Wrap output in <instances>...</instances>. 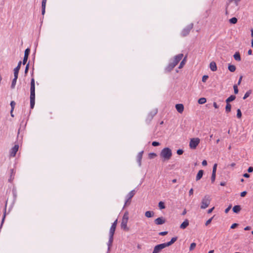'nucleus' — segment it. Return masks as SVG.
I'll list each match as a JSON object with an SVG mask.
<instances>
[{
	"mask_svg": "<svg viewBox=\"0 0 253 253\" xmlns=\"http://www.w3.org/2000/svg\"><path fill=\"white\" fill-rule=\"evenodd\" d=\"M30 108L33 109L35 104V81L34 78L30 83Z\"/></svg>",
	"mask_w": 253,
	"mask_h": 253,
	"instance_id": "f257e3e1",
	"label": "nucleus"
},
{
	"mask_svg": "<svg viewBox=\"0 0 253 253\" xmlns=\"http://www.w3.org/2000/svg\"><path fill=\"white\" fill-rule=\"evenodd\" d=\"M172 156L171 150L169 148H165L161 152V157L164 159L165 160H169Z\"/></svg>",
	"mask_w": 253,
	"mask_h": 253,
	"instance_id": "f03ea898",
	"label": "nucleus"
},
{
	"mask_svg": "<svg viewBox=\"0 0 253 253\" xmlns=\"http://www.w3.org/2000/svg\"><path fill=\"white\" fill-rule=\"evenodd\" d=\"M211 201V196L209 195H205L202 200L201 208L202 209H206L210 205Z\"/></svg>",
	"mask_w": 253,
	"mask_h": 253,
	"instance_id": "7ed1b4c3",
	"label": "nucleus"
},
{
	"mask_svg": "<svg viewBox=\"0 0 253 253\" xmlns=\"http://www.w3.org/2000/svg\"><path fill=\"white\" fill-rule=\"evenodd\" d=\"M200 142L199 138H193L190 139L189 147L192 149H195Z\"/></svg>",
	"mask_w": 253,
	"mask_h": 253,
	"instance_id": "20e7f679",
	"label": "nucleus"
},
{
	"mask_svg": "<svg viewBox=\"0 0 253 253\" xmlns=\"http://www.w3.org/2000/svg\"><path fill=\"white\" fill-rule=\"evenodd\" d=\"M193 24H191L187 26H186L185 28L183 29L181 32V35L182 37H186L188 35H189L190 31L193 28Z\"/></svg>",
	"mask_w": 253,
	"mask_h": 253,
	"instance_id": "39448f33",
	"label": "nucleus"
},
{
	"mask_svg": "<svg viewBox=\"0 0 253 253\" xmlns=\"http://www.w3.org/2000/svg\"><path fill=\"white\" fill-rule=\"evenodd\" d=\"M183 57V54L182 53L178 54L174 57L171 62L174 65V66L175 67L179 62V61L182 59Z\"/></svg>",
	"mask_w": 253,
	"mask_h": 253,
	"instance_id": "423d86ee",
	"label": "nucleus"
},
{
	"mask_svg": "<svg viewBox=\"0 0 253 253\" xmlns=\"http://www.w3.org/2000/svg\"><path fill=\"white\" fill-rule=\"evenodd\" d=\"M167 247L165 243L161 244L156 246L153 250L152 253H159L162 250Z\"/></svg>",
	"mask_w": 253,
	"mask_h": 253,
	"instance_id": "0eeeda50",
	"label": "nucleus"
},
{
	"mask_svg": "<svg viewBox=\"0 0 253 253\" xmlns=\"http://www.w3.org/2000/svg\"><path fill=\"white\" fill-rule=\"evenodd\" d=\"M18 149V144H15L10 150V156L12 157H15Z\"/></svg>",
	"mask_w": 253,
	"mask_h": 253,
	"instance_id": "6e6552de",
	"label": "nucleus"
},
{
	"mask_svg": "<svg viewBox=\"0 0 253 253\" xmlns=\"http://www.w3.org/2000/svg\"><path fill=\"white\" fill-rule=\"evenodd\" d=\"M117 224V219H116L114 223L112 224L110 229V232H109V235L111 236H114L115 230L116 228V226Z\"/></svg>",
	"mask_w": 253,
	"mask_h": 253,
	"instance_id": "1a4fd4ad",
	"label": "nucleus"
},
{
	"mask_svg": "<svg viewBox=\"0 0 253 253\" xmlns=\"http://www.w3.org/2000/svg\"><path fill=\"white\" fill-rule=\"evenodd\" d=\"M154 222L156 225H162L166 222V219L163 217H160L156 218L154 220Z\"/></svg>",
	"mask_w": 253,
	"mask_h": 253,
	"instance_id": "9d476101",
	"label": "nucleus"
},
{
	"mask_svg": "<svg viewBox=\"0 0 253 253\" xmlns=\"http://www.w3.org/2000/svg\"><path fill=\"white\" fill-rule=\"evenodd\" d=\"M122 228L125 230L126 228V212L124 213L121 224Z\"/></svg>",
	"mask_w": 253,
	"mask_h": 253,
	"instance_id": "9b49d317",
	"label": "nucleus"
},
{
	"mask_svg": "<svg viewBox=\"0 0 253 253\" xmlns=\"http://www.w3.org/2000/svg\"><path fill=\"white\" fill-rule=\"evenodd\" d=\"M137 192V190L135 189H133V190L131 191L128 193V198H127V206L130 204L131 202V199L134 196V195L136 194Z\"/></svg>",
	"mask_w": 253,
	"mask_h": 253,
	"instance_id": "f8f14e48",
	"label": "nucleus"
},
{
	"mask_svg": "<svg viewBox=\"0 0 253 253\" xmlns=\"http://www.w3.org/2000/svg\"><path fill=\"white\" fill-rule=\"evenodd\" d=\"M175 67L174 65L172 64V63L170 62L169 63V64L168 65V66L165 68V71L166 72L169 73L171 72L173 68Z\"/></svg>",
	"mask_w": 253,
	"mask_h": 253,
	"instance_id": "ddd939ff",
	"label": "nucleus"
},
{
	"mask_svg": "<svg viewBox=\"0 0 253 253\" xmlns=\"http://www.w3.org/2000/svg\"><path fill=\"white\" fill-rule=\"evenodd\" d=\"M175 108L178 112L182 113L184 110V106L182 104H177L175 105Z\"/></svg>",
	"mask_w": 253,
	"mask_h": 253,
	"instance_id": "4468645a",
	"label": "nucleus"
},
{
	"mask_svg": "<svg viewBox=\"0 0 253 253\" xmlns=\"http://www.w3.org/2000/svg\"><path fill=\"white\" fill-rule=\"evenodd\" d=\"M143 154V151H142L140 152L137 156V161L139 166H140L141 165V160L142 159Z\"/></svg>",
	"mask_w": 253,
	"mask_h": 253,
	"instance_id": "2eb2a0df",
	"label": "nucleus"
},
{
	"mask_svg": "<svg viewBox=\"0 0 253 253\" xmlns=\"http://www.w3.org/2000/svg\"><path fill=\"white\" fill-rule=\"evenodd\" d=\"M21 61H19L18 63V65L16 68L14 69V75L18 76V73L19 70L20 69V67L21 65Z\"/></svg>",
	"mask_w": 253,
	"mask_h": 253,
	"instance_id": "dca6fc26",
	"label": "nucleus"
},
{
	"mask_svg": "<svg viewBox=\"0 0 253 253\" xmlns=\"http://www.w3.org/2000/svg\"><path fill=\"white\" fill-rule=\"evenodd\" d=\"M210 68L212 71H216L217 70L216 63L214 61L211 62L210 64Z\"/></svg>",
	"mask_w": 253,
	"mask_h": 253,
	"instance_id": "f3484780",
	"label": "nucleus"
},
{
	"mask_svg": "<svg viewBox=\"0 0 253 253\" xmlns=\"http://www.w3.org/2000/svg\"><path fill=\"white\" fill-rule=\"evenodd\" d=\"M47 0H42V14L44 15L45 11V5Z\"/></svg>",
	"mask_w": 253,
	"mask_h": 253,
	"instance_id": "a211bd4d",
	"label": "nucleus"
},
{
	"mask_svg": "<svg viewBox=\"0 0 253 253\" xmlns=\"http://www.w3.org/2000/svg\"><path fill=\"white\" fill-rule=\"evenodd\" d=\"M188 225L189 221L187 219H186L181 223L180 226V228L182 229H185L188 226Z\"/></svg>",
	"mask_w": 253,
	"mask_h": 253,
	"instance_id": "6ab92c4d",
	"label": "nucleus"
},
{
	"mask_svg": "<svg viewBox=\"0 0 253 253\" xmlns=\"http://www.w3.org/2000/svg\"><path fill=\"white\" fill-rule=\"evenodd\" d=\"M204 173V171L203 170H200L196 177V181L199 180L203 176Z\"/></svg>",
	"mask_w": 253,
	"mask_h": 253,
	"instance_id": "aec40b11",
	"label": "nucleus"
},
{
	"mask_svg": "<svg viewBox=\"0 0 253 253\" xmlns=\"http://www.w3.org/2000/svg\"><path fill=\"white\" fill-rule=\"evenodd\" d=\"M177 237H173L171 238V240L169 242H167V243H165L167 247L168 246H169L171 245L172 244H173L177 240Z\"/></svg>",
	"mask_w": 253,
	"mask_h": 253,
	"instance_id": "412c9836",
	"label": "nucleus"
},
{
	"mask_svg": "<svg viewBox=\"0 0 253 253\" xmlns=\"http://www.w3.org/2000/svg\"><path fill=\"white\" fill-rule=\"evenodd\" d=\"M241 210V206L240 205L235 206L233 208V212H235V213H239L240 211Z\"/></svg>",
	"mask_w": 253,
	"mask_h": 253,
	"instance_id": "4be33fe9",
	"label": "nucleus"
},
{
	"mask_svg": "<svg viewBox=\"0 0 253 253\" xmlns=\"http://www.w3.org/2000/svg\"><path fill=\"white\" fill-rule=\"evenodd\" d=\"M234 58L237 61H240L241 60L240 54L239 52H236L233 55Z\"/></svg>",
	"mask_w": 253,
	"mask_h": 253,
	"instance_id": "5701e85b",
	"label": "nucleus"
},
{
	"mask_svg": "<svg viewBox=\"0 0 253 253\" xmlns=\"http://www.w3.org/2000/svg\"><path fill=\"white\" fill-rule=\"evenodd\" d=\"M17 78H18V76L14 75V79L12 80L11 85V88H14L15 85H16Z\"/></svg>",
	"mask_w": 253,
	"mask_h": 253,
	"instance_id": "b1692460",
	"label": "nucleus"
},
{
	"mask_svg": "<svg viewBox=\"0 0 253 253\" xmlns=\"http://www.w3.org/2000/svg\"><path fill=\"white\" fill-rule=\"evenodd\" d=\"M145 215L148 218L152 217L154 215V212L153 211H147L145 213Z\"/></svg>",
	"mask_w": 253,
	"mask_h": 253,
	"instance_id": "393cba45",
	"label": "nucleus"
},
{
	"mask_svg": "<svg viewBox=\"0 0 253 253\" xmlns=\"http://www.w3.org/2000/svg\"><path fill=\"white\" fill-rule=\"evenodd\" d=\"M155 114L156 113L154 114L152 112L149 113L147 117L146 121L148 122L151 121L153 119Z\"/></svg>",
	"mask_w": 253,
	"mask_h": 253,
	"instance_id": "a878e982",
	"label": "nucleus"
},
{
	"mask_svg": "<svg viewBox=\"0 0 253 253\" xmlns=\"http://www.w3.org/2000/svg\"><path fill=\"white\" fill-rule=\"evenodd\" d=\"M235 99H236V96L234 95H231L228 98L226 99V103H229L230 102H231V101L234 100Z\"/></svg>",
	"mask_w": 253,
	"mask_h": 253,
	"instance_id": "bb28decb",
	"label": "nucleus"
},
{
	"mask_svg": "<svg viewBox=\"0 0 253 253\" xmlns=\"http://www.w3.org/2000/svg\"><path fill=\"white\" fill-rule=\"evenodd\" d=\"M10 171H11V174H10V178L8 179V181H9V182H11L12 181V180L14 179V175L15 174V172H14L13 169H11Z\"/></svg>",
	"mask_w": 253,
	"mask_h": 253,
	"instance_id": "cd10ccee",
	"label": "nucleus"
},
{
	"mask_svg": "<svg viewBox=\"0 0 253 253\" xmlns=\"http://www.w3.org/2000/svg\"><path fill=\"white\" fill-rule=\"evenodd\" d=\"M186 62V57H184L183 60L181 61V62L180 63V65H179L178 68L181 69L183 68L184 65L185 64V63Z\"/></svg>",
	"mask_w": 253,
	"mask_h": 253,
	"instance_id": "c85d7f7f",
	"label": "nucleus"
},
{
	"mask_svg": "<svg viewBox=\"0 0 253 253\" xmlns=\"http://www.w3.org/2000/svg\"><path fill=\"white\" fill-rule=\"evenodd\" d=\"M113 241V236H111L109 235V239L108 243V250L110 249V247L112 246V243Z\"/></svg>",
	"mask_w": 253,
	"mask_h": 253,
	"instance_id": "c756f323",
	"label": "nucleus"
},
{
	"mask_svg": "<svg viewBox=\"0 0 253 253\" xmlns=\"http://www.w3.org/2000/svg\"><path fill=\"white\" fill-rule=\"evenodd\" d=\"M228 69L230 72H234L236 70V68L235 65L229 64Z\"/></svg>",
	"mask_w": 253,
	"mask_h": 253,
	"instance_id": "7c9ffc66",
	"label": "nucleus"
},
{
	"mask_svg": "<svg viewBox=\"0 0 253 253\" xmlns=\"http://www.w3.org/2000/svg\"><path fill=\"white\" fill-rule=\"evenodd\" d=\"M231 105L229 103H226V106L225 107V112L227 113H229L231 111Z\"/></svg>",
	"mask_w": 253,
	"mask_h": 253,
	"instance_id": "2f4dec72",
	"label": "nucleus"
},
{
	"mask_svg": "<svg viewBox=\"0 0 253 253\" xmlns=\"http://www.w3.org/2000/svg\"><path fill=\"white\" fill-rule=\"evenodd\" d=\"M158 206H159V208H160V209H161V210L164 209L166 208L165 203L162 201H160L159 203Z\"/></svg>",
	"mask_w": 253,
	"mask_h": 253,
	"instance_id": "473e14b6",
	"label": "nucleus"
},
{
	"mask_svg": "<svg viewBox=\"0 0 253 253\" xmlns=\"http://www.w3.org/2000/svg\"><path fill=\"white\" fill-rule=\"evenodd\" d=\"M206 99L204 97L200 98L198 100V103L200 104H203L206 102Z\"/></svg>",
	"mask_w": 253,
	"mask_h": 253,
	"instance_id": "72a5a7b5",
	"label": "nucleus"
},
{
	"mask_svg": "<svg viewBox=\"0 0 253 253\" xmlns=\"http://www.w3.org/2000/svg\"><path fill=\"white\" fill-rule=\"evenodd\" d=\"M252 93V90H249L248 91L246 92L245 94L244 95V96L243 97V99H246L247 98H248L250 94Z\"/></svg>",
	"mask_w": 253,
	"mask_h": 253,
	"instance_id": "f704fd0d",
	"label": "nucleus"
},
{
	"mask_svg": "<svg viewBox=\"0 0 253 253\" xmlns=\"http://www.w3.org/2000/svg\"><path fill=\"white\" fill-rule=\"evenodd\" d=\"M238 21L236 17H233L229 20V22L231 24H236Z\"/></svg>",
	"mask_w": 253,
	"mask_h": 253,
	"instance_id": "c9c22d12",
	"label": "nucleus"
},
{
	"mask_svg": "<svg viewBox=\"0 0 253 253\" xmlns=\"http://www.w3.org/2000/svg\"><path fill=\"white\" fill-rule=\"evenodd\" d=\"M196 246V244L195 243H191V245H190V248H189L190 251H192L193 250H194V249L195 248Z\"/></svg>",
	"mask_w": 253,
	"mask_h": 253,
	"instance_id": "e433bc0d",
	"label": "nucleus"
},
{
	"mask_svg": "<svg viewBox=\"0 0 253 253\" xmlns=\"http://www.w3.org/2000/svg\"><path fill=\"white\" fill-rule=\"evenodd\" d=\"M157 156V154L155 153H151L149 154V158L150 159H154Z\"/></svg>",
	"mask_w": 253,
	"mask_h": 253,
	"instance_id": "4c0bfd02",
	"label": "nucleus"
},
{
	"mask_svg": "<svg viewBox=\"0 0 253 253\" xmlns=\"http://www.w3.org/2000/svg\"><path fill=\"white\" fill-rule=\"evenodd\" d=\"M237 117L238 118L240 119L242 117V113L240 109H238L237 111Z\"/></svg>",
	"mask_w": 253,
	"mask_h": 253,
	"instance_id": "58836bf2",
	"label": "nucleus"
},
{
	"mask_svg": "<svg viewBox=\"0 0 253 253\" xmlns=\"http://www.w3.org/2000/svg\"><path fill=\"white\" fill-rule=\"evenodd\" d=\"M15 102L14 101H11V102H10V106H11V110H12V111H13L14 109V107H15Z\"/></svg>",
	"mask_w": 253,
	"mask_h": 253,
	"instance_id": "ea45409f",
	"label": "nucleus"
},
{
	"mask_svg": "<svg viewBox=\"0 0 253 253\" xmlns=\"http://www.w3.org/2000/svg\"><path fill=\"white\" fill-rule=\"evenodd\" d=\"M30 52V49L28 48L25 50L24 56L28 57Z\"/></svg>",
	"mask_w": 253,
	"mask_h": 253,
	"instance_id": "a19ab883",
	"label": "nucleus"
},
{
	"mask_svg": "<svg viewBox=\"0 0 253 253\" xmlns=\"http://www.w3.org/2000/svg\"><path fill=\"white\" fill-rule=\"evenodd\" d=\"M234 91L235 94H237L238 93V89L237 84H234L233 85Z\"/></svg>",
	"mask_w": 253,
	"mask_h": 253,
	"instance_id": "79ce46f5",
	"label": "nucleus"
},
{
	"mask_svg": "<svg viewBox=\"0 0 253 253\" xmlns=\"http://www.w3.org/2000/svg\"><path fill=\"white\" fill-rule=\"evenodd\" d=\"M216 177V174L215 173H212L211 176V183H213L215 181Z\"/></svg>",
	"mask_w": 253,
	"mask_h": 253,
	"instance_id": "37998d69",
	"label": "nucleus"
},
{
	"mask_svg": "<svg viewBox=\"0 0 253 253\" xmlns=\"http://www.w3.org/2000/svg\"><path fill=\"white\" fill-rule=\"evenodd\" d=\"M6 210V206H5V208H4V214L3 215V217H2V219L1 225H2V224H3V223L4 222V219H5V217Z\"/></svg>",
	"mask_w": 253,
	"mask_h": 253,
	"instance_id": "c03bdc74",
	"label": "nucleus"
},
{
	"mask_svg": "<svg viewBox=\"0 0 253 253\" xmlns=\"http://www.w3.org/2000/svg\"><path fill=\"white\" fill-rule=\"evenodd\" d=\"M216 168H217V164H215L213 165V168H212V173H215L216 174Z\"/></svg>",
	"mask_w": 253,
	"mask_h": 253,
	"instance_id": "a18cd8bd",
	"label": "nucleus"
},
{
	"mask_svg": "<svg viewBox=\"0 0 253 253\" xmlns=\"http://www.w3.org/2000/svg\"><path fill=\"white\" fill-rule=\"evenodd\" d=\"M209 78V76L208 75H204L202 77V82H206L208 79Z\"/></svg>",
	"mask_w": 253,
	"mask_h": 253,
	"instance_id": "49530a36",
	"label": "nucleus"
},
{
	"mask_svg": "<svg viewBox=\"0 0 253 253\" xmlns=\"http://www.w3.org/2000/svg\"><path fill=\"white\" fill-rule=\"evenodd\" d=\"M212 218H213V217H211V218H210L206 221V222L205 223L206 226L208 225L209 224H210L211 223V222L212 220Z\"/></svg>",
	"mask_w": 253,
	"mask_h": 253,
	"instance_id": "de8ad7c7",
	"label": "nucleus"
},
{
	"mask_svg": "<svg viewBox=\"0 0 253 253\" xmlns=\"http://www.w3.org/2000/svg\"><path fill=\"white\" fill-rule=\"evenodd\" d=\"M152 146H158L160 145V143L157 141H153L152 143Z\"/></svg>",
	"mask_w": 253,
	"mask_h": 253,
	"instance_id": "09e8293b",
	"label": "nucleus"
},
{
	"mask_svg": "<svg viewBox=\"0 0 253 253\" xmlns=\"http://www.w3.org/2000/svg\"><path fill=\"white\" fill-rule=\"evenodd\" d=\"M231 208H232V205H229V206H228V208H227L225 209V212L226 213H228V211H229L230 210V209H231Z\"/></svg>",
	"mask_w": 253,
	"mask_h": 253,
	"instance_id": "8fccbe9b",
	"label": "nucleus"
},
{
	"mask_svg": "<svg viewBox=\"0 0 253 253\" xmlns=\"http://www.w3.org/2000/svg\"><path fill=\"white\" fill-rule=\"evenodd\" d=\"M167 234H168L167 231H163V232H160L159 233V235H161V236H165V235H166Z\"/></svg>",
	"mask_w": 253,
	"mask_h": 253,
	"instance_id": "3c124183",
	"label": "nucleus"
},
{
	"mask_svg": "<svg viewBox=\"0 0 253 253\" xmlns=\"http://www.w3.org/2000/svg\"><path fill=\"white\" fill-rule=\"evenodd\" d=\"M183 153V151L182 149H178L177 151V154L179 155H182Z\"/></svg>",
	"mask_w": 253,
	"mask_h": 253,
	"instance_id": "603ef678",
	"label": "nucleus"
},
{
	"mask_svg": "<svg viewBox=\"0 0 253 253\" xmlns=\"http://www.w3.org/2000/svg\"><path fill=\"white\" fill-rule=\"evenodd\" d=\"M28 57L24 56L23 60V64H25L27 61Z\"/></svg>",
	"mask_w": 253,
	"mask_h": 253,
	"instance_id": "864d4df0",
	"label": "nucleus"
},
{
	"mask_svg": "<svg viewBox=\"0 0 253 253\" xmlns=\"http://www.w3.org/2000/svg\"><path fill=\"white\" fill-rule=\"evenodd\" d=\"M29 64H27L26 66V68H25V74H27L28 71V70H29Z\"/></svg>",
	"mask_w": 253,
	"mask_h": 253,
	"instance_id": "5fc2aeb1",
	"label": "nucleus"
},
{
	"mask_svg": "<svg viewBox=\"0 0 253 253\" xmlns=\"http://www.w3.org/2000/svg\"><path fill=\"white\" fill-rule=\"evenodd\" d=\"M238 225V224L237 223H234L231 226V229H234L235 228H236V227H237Z\"/></svg>",
	"mask_w": 253,
	"mask_h": 253,
	"instance_id": "6e6d98bb",
	"label": "nucleus"
},
{
	"mask_svg": "<svg viewBox=\"0 0 253 253\" xmlns=\"http://www.w3.org/2000/svg\"><path fill=\"white\" fill-rule=\"evenodd\" d=\"M242 78H243V76H241L240 77V78H239V81H238V84H237V85L240 84H241V83L242 82Z\"/></svg>",
	"mask_w": 253,
	"mask_h": 253,
	"instance_id": "4d7b16f0",
	"label": "nucleus"
},
{
	"mask_svg": "<svg viewBox=\"0 0 253 253\" xmlns=\"http://www.w3.org/2000/svg\"><path fill=\"white\" fill-rule=\"evenodd\" d=\"M247 194V192L246 191H243L241 193V196L243 197H245Z\"/></svg>",
	"mask_w": 253,
	"mask_h": 253,
	"instance_id": "13d9d810",
	"label": "nucleus"
},
{
	"mask_svg": "<svg viewBox=\"0 0 253 253\" xmlns=\"http://www.w3.org/2000/svg\"><path fill=\"white\" fill-rule=\"evenodd\" d=\"M248 171L249 172H252L253 171V168L252 167H250L248 169Z\"/></svg>",
	"mask_w": 253,
	"mask_h": 253,
	"instance_id": "bf43d9fd",
	"label": "nucleus"
},
{
	"mask_svg": "<svg viewBox=\"0 0 253 253\" xmlns=\"http://www.w3.org/2000/svg\"><path fill=\"white\" fill-rule=\"evenodd\" d=\"M202 165L204 166H206L207 165V162L206 160H204L203 161L202 163Z\"/></svg>",
	"mask_w": 253,
	"mask_h": 253,
	"instance_id": "052dcab7",
	"label": "nucleus"
},
{
	"mask_svg": "<svg viewBox=\"0 0 253 253\" xmlns=\"http://www.w3.org/2000/svg\"><path fill=\"white\" fill-rule=\"evenodd\" d=\"M193 194V188H191L189 191V196H191Z\"/></svg>",
	"mask_w": 253,
	"mask_h": 253,
	"instance_id": "680f3d73",
	"label": "nucleus"
},
{
	"mask_svg": "<svg viewBox=\"0 0 253 253\" xmlns=\"http://www.w3.org/2000/svg\"><path fill=\"white\" fill-rule=\"evenodd\" d=\"M213 106L216 109L218 108V106L217 105V103L215 102H213Z\"/></svg>",
	"mask_w": 253,
	"mask_h": 253,
	"instance_id": "e2e57ef3",
	"label": "nucleus"
},
{
	"mask_svg": "<svg viewBox=\"0 0 253 253\" xmlns=\"http://www.w3.org/2000/svg\"><path fill=\"white\" fill-rule=\"evenodd\" d=\"M243 176L246 178H249L250 177V174L246 173L243 174Z\"/></svg>",
	"mask_w": 253,
	"mask_h": 253,
	"instance_id": "0e129e2a",
	"label": "nucleus"
},
{
	"mask_svg": "<svg viewBox=\"0 0 253 253\" xmlns=\"http://www.w3.org/2000/svg\"><path fill=\"white\" fill-rule=\"evenodd\" d=\"M213 209H214V207H213V208H211V209H209V210L208 211V213H211V212L212 211H213Z\"/></svg>",
	"mask_w": 253,
	"mask_h": 253,
	"instance_id": "69168bd1",
	"label": "nucleus"
},
{
	"mask_svg": "<svg viewBox=\"0 0 253 253\" xmlns=\"http://www.w3.org/2000/svg\"><path fill=\"white\" fill-rule=\"evenodd\" d=\"M228 5H229V3H227L226 7V9H225V14H226V15H228V10H227V7H228Z\"/></svg>",
	"mask_w": 253,
	"mask_h": 253,
	"instance_id": "338daca9",
	"label": "nucleus"
},
{
	"mask_svg": "<svg viewBox=\"0 0 253 253\" xmlns=\"http://www.w3.org/2000/svg\"><path fill=\"white\" fill-rule=\"evenodd\" d=\"M251 227H250V226H246V227L244 228V230H250V229H251Z\"/></svg>",
	"mask_w": 253,
	"mask_h": 253,
	"instance_id": "774afa93",
	"label": "nucleus"
}]
</instances>
